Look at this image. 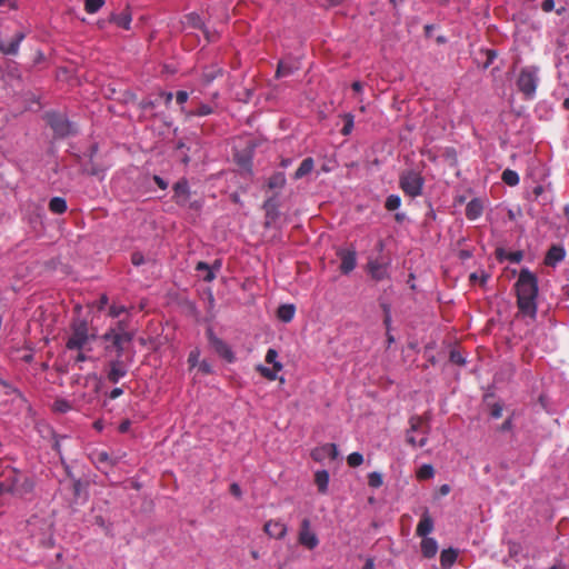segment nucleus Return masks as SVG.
<instances>
[{
  "label": "nucleus",
  "mask_w": 569,
  "mask_h": 569,
  "mask_svg": "<svg viewBox=\"0 0 569 569\" xmlns=\"http://www.w3.org/2000/svg\"><path fill=\"white\" fill-rule=\"evenodd\" d=\"M517 306L523 316L535 318L537 315L538 279L528 269H522L515 283Z\"/></svg>",
  "instance_id": "1"
},
{
  "label": "nucleus",
  "mask_w": 569,
  "mask_h": 569,
  "mask_svg": "<svg viewBox=\"0 0 569 569\" xmlns=\"http://www.w3.org/2000/svg\"><path fill=\"white\" fill-rule=\"evenodd\" d=\"M34 490V481L26 473L16 469L8 470L0 481V493H10L28 499Z\"/></svg>",
  "instance_id": "2"
},
{
  "label": "nucleus",
  "mask_w": 569,
  "mask_h": 569,
  "mask_svg": "<svg viewBox=\"0 0 569 569\" xmlns=\"http://www.w3.org/2000/svg\"><path fill=\"white\" fill-rule=\"evenodd\" d=\"M96 330L86 319H73L70 323V333L66 342L68 350H91L90 343L96 339Z\"/></svg>",
  "instance_id": "3"
},
{
  "label": "nucleus",
  "mask_w": 569,
  "mask_h": 569,
  "mask_svg": "<svg viewBox=\"0 0 569 569\" xmlns=\"http://www.w3.org/2000/svg\"><path fill=\"white\" fill-rule=\"evenodd\" d=\"M27 532L34 543L43 548H51L53 540V521L49 517L34 515L27 521Z\"/></svg>",
  "instance_id": "4"
},
{
  "label": "nucleus",
  "mask_w": 569,
  "mask_h": 569,
  "mask_svg": "<svg viewBox=\"0 0 569 569\" xmlns=\"http://www.w3.org/2000/svg\"><path fill=\"white\" fill-rule=\"evenodd\" d=\"M539 67L528 66L520 70L517 88L526 99H533L539 84Z\"/></svg>",
  "instance_id": "5"
},
{
  "label": "nucleus",
  "mask_w": 569,
  "mask_h": 569,
  "mask_svg": "<svg viewBox=\"0 0 569 569\" xmlns=\"http://www.w3.org/2000/svg\"><path fill=\"white\" fill-rule=\"evenodd\" d=\"M102 339L106 342H109L106 347V350H110L111 348L116 349V358L121 359L124 346L132 340V335L126 331L123 322H118V328L108 330Z\"/></svg>",
  "instance_id": "6"
},
{
  "label": "nucleus",
  "mask_w": 569,
  "mask_h": 569,
  "mask_svg": "<svg viewBox=\"0 0 569 569\" xmlns=\"http://www.w3.org/2000/svg\"><path fill=\"white\" fill-rule=\"evenodd\" d=\"M425 179L415 170H408L400 174L399 186L405 194L416 198L422 193Z\"/></svg>",
  "instance_id": "7"
},
{
  "label": "nucleus",
  "mask_w": 569,
  "mask_h": 569,
  "mask_svg": "<svg viewBox=\"0 0 569 569\" xmlns=\"http://www.w3.org/2000/svg\"><path fill=\"white\" fill-rule=\"evenodd\" d=\"M410 429L407 432V442L412 447H425L428 438L426 437L428 426L421 416H413L409 420Z\"/></svg>",
  "instance_id": "8"
},
{
  "label": "nucleus",
  "mask_w": 569,
  "mask_h": 569,
  "mask_svg": "<svg viewBox=\"0 0 569 569\" xmlns=\"http://www.w3.org/2000/svg\"><path fill=\"white\" fill-rule=\"evenodd\" d=\"M46 120L58 138L74 134L77 131L73 124L63 114L47 112Z\"/></svg>",
  "instance_id": "9"
},
{
  "label": "nucleus",
  "mask_w": 569,
  "mask_h": 569,
  "mask_svg": "<svg viewBox=\"0 0 569 569\" xmlns=\"http://www.w3.org/2000/svg\"><path fill=\"white\" fill-rule=\"evenodd\" d=\"M298 541L309 550L315 549L319 545V539L311 530V522L308 518H305L300 523Z\"/></svg>",
  "instance_id": "10"
},
{
  "label": "nucleus",
  "mask_w": 569,
  "mask_h": 569,
  "mask_svg": "<svg viewBox=\"0 0 569 569\" xmlns=\"http://www.w3.org/2000/svg\"><path fill=\"white\" fill-rule=\"evenodd\" d=\"M207 337L210 346L213 350L226 361L232 362L234 360V355L230 347L220 338H218L212 329L207 330Z\"/></svg>",
  "instance_id": "11"
},
{
  "label": "nucleus",
  "mask_w": 569,
  "mask_h": 569,
  "mask_svg": "<svg viewBox=\"0 0 569 569\" xmlns=\"http://www.w3.org/2000/svg\"><path fill=\"white\" fill-rule=\"evenodd\" d=\"M108 366L107 379L111 383H118L119 380L128 372V369L121 359L116 358L111 360Z\"/></svg>",
  "instance_id": "12"
},
{
  "label": "nucleus",
  "mask_w": 569,
  "mask_h": 569,
  "mask_svg": "<svg viewBox=\"0 0 569 569\" xmlns=\"http://www.w3.org/2000/svg\"><path fill=\"white\" fill-rule=\"evenodd\" d=\"M315 461H323L326 459L335 460L338 457V448L335 443H325L311 451Z\"/></svg>",
  "instance_id": "13"
},
{
  "label": "nucleus",
  "mask_w": 569,
  "mask_h": 569,
  "mask_svg": "<svg viewBox=\"0 0 569 569\" xmlns=\"http://www.w3.org/2000/svg\"><path fill=\"white\" fill-rule=\"evenodd\" d=\"M173 200L177 204L186 207L190 199V189L188 181L181 179L173 184Z\"/></svg>",
  "instance_id": "14"
},
{
  "label": "nucleus",
  "mask_w": 569,
  "mask_h": 569,
  "mask_svg": "<svg viewBox=\"0 0 569 569\" xmlns=\"http://www.w3.org/2000/svg\"><path fill=\"white\" fill-rule=\"evenodd\" d=\"M91 461L101 470L116 466L119 461L118 458H112L104 450H93L90 453Z\"/></svg>",
  "instance_id": "15"
},
{
  "label": "nucleus",
  "mask_w": 569,
  "mask_h": 569,
  "mask_svg": "<svg viewBox=\"0 0 569 569\" xmlns=\"http://www.w3.org/2000/svg\"><path fill=\"white\" fill-rule=\"evenodd\" d=\"M338 256L341 259L340 271L343 274L350 273L357 264L356 252L353 250H342Z\"/></svg>",
  "instance_id": "16"
},
{
  "label": "nucleus",
  "mask_w": 569,
  "mask_h": 569,
  "mask_svg": "<svg viewBox=\"0 0 569 569\" xmlns=\"http://www.w3.org/2000/svg\"><path fill=\"white\" fill-rule=\"evenodd\" d=\"M264 532L274 539H282L287 535V526L278 520H269L264 523Z\"/></svg>",
  "instance_id": "17"
},
{
  "label": "nucleus",
  "mask_w": 569,
  "mask_h": 569,
  "mask_svg": "<svg viewBox=\"0 0 569 569\" xmlns=\"http://www.w3.org/2000/svg\"><path fill=\"white\" fill-rule=\"evenodd\" d=\"M433 530V520L428 509H425L416 528V535L428 538L427 536Z\"/></svg>",
  "instance_id": "18"
},
{
  "label": "nucleus",
  "mask_w": 569,
  "mask_h": 569,
  "mask_svg": "<svg viewBox=\"0 0 569 569\" xmlns=\"http://www.w3.org/2000/svg\"><path fill=\"white\" fill-rule=\"evenodd\" d=\"M566 251L561 246H551L545 257V263L550 267H555L557 263L565 259Z\"/></svg>",
  "instance_id": "19"
},
{
  "label": "nucleus",
  "mask_w": 569,
  "mask_h": 569,
  "mask_svg": "<svg viewBox=\"0 0 569 569\" xmlns=\"http://www.w3.org/2000/svg\"><path fill=\"white\" fill-rule=\"evenodd\" d=\"M109 21L117 24L119 28L129 30L132 21L129 8H126L121 13H111Z\"/></svg>",
  "instance_id": "20"
},
{
  "label": "nucleus",
  "mask_w": 569,
  "mask_h": 569,
  "mask_svg": "<svg viewBox=\"0 0 569 569\" xmlns=\"http://www.w3.org/2000/svg\"><path fill=\"white\" fill-rule=\"evenodd\" d=\"M221 267V262L216 260L213 266L210 267L208 263L203 261H199L196 266V270L199 272H203L202 279L206 282H211L216 278L214 270H219Z\"/></svg>",
  "instance_id": "21"
},
{
  "label": "nucleus",
  "mask_w": 569,
  "mask_h": 569,
  "mask_svg": "<svg viewBox=\"0 0 569 569\" xmlns=\"http://www.w3.org/2000/svg\"><path fill=\"white\" fill-rule=\"evenodd\" d=\"M368 271L377 281L383 280L388 277L387 266L378 260L369 261Z\"/></svg>",
  "instance_id": "22"
},
{
  "label": "nucleus",
  "mask_w": 569,
  "mask_h": 569,
  "mask_svg": "<svg viewBox=\"0 0 569 569\" xmlns=\"http://www.w3.org/2000/svg\"><path fill=\"white\" fill-rule=\"evenodd\" d=\"M24 38L26 34L23 32L16 33L12 40L7 46H2L0 43V52L8 56H16L19 51V46Z\"/></svg>",
  "instance_id": "23"
},
{
  "label": "nucleus",
  "mask_w": 569,
  "mask_h": 569,
  "mask_svg": "<svg viewBox=\"0 0 569 569\" xmlns=\"http://www.w3.org/2000/svg\"><path fill=\"white\" fill-rule=\"evenodd\" d=\"M482 211L483 206L481 200L472 199L471 201L468 202L466 207V217L469 220H477L482 214Z\"/></svg>",
  "instance_id": "24"
},
{
  "label": "nucleus",
  "mask_w": 569,
  "mask_h": 569,
  "mask_svg": "<svg viewBox=\"0 0 569 569\" xmlns=\"http://www.w3.org/2000/svg\"><path fill=\"white\" fill-rule=\"evenodd\" d=\"M421 552L423 557L430 559L438 552V543L433 538H423L421 540Z\"/></svg>",
  "instance_id": "25"
},
{
  "label": "nucleus",
  "mask_w": 569,
  "mask_h": 569,
  "mask_svg": "<svg viewBox=\"0 0 569 569\" xmlns=\"http://www.w3.org/2000/svg\"><path fill=\"white\" fill-rule=\"evenodd\" d=\"M315 168V161L311 157H308L302 160L299 168L293 173V179L299 180L303 178L305 176L309 174Z\"/></svg>",
  "instance_id": "26"
},
{
  "label": "nucleus",
  "mask_w": 569,
  "mask_h": 569,
  "mask_svg": "<svg viewBox=\"0 0 569 569\" xmlns=\"http://www.w3.org/2000/svg\"><path fill=\"white\" fill-rule=\"evenodd\" d=\"M222 74V69L218 66H209L206 67L202 71V82L204 84H210L213 80Z\"/></svg>",
  "instance_id": "27"
},
{
  "label": "nucleus",
  "mask_w": 569,
  "mask_h": 569,
  "mask_svg": "<svg viewBox=\"0 0 569 569\" xmlns=\"http://www.w3.org/2000/svg\"><path fill=\"white\" fill-rule=\"evenodd\" d=\"M49 210L54 213V214H62L67 211L68 209V206H67V201L64 198L62 197H53L50 201H49Z\"/></svg>",
  "instance_id": "28"
},
{
  "label": "nucleus",
  "mask_w": 569,
  "mask_h": 569,
  "mask_svg": "<svg viewBox=\"0 0 569 569\" xmlns=\"http://www.w3.org/2000/svg\"><path fill=\"white\" fill-rule=\"evenodd\" d=\"M296 313L293 305H281L277 310L278 318L283 322H290Z\"/></svg>",
  "instance_id": "29"
},
{
  "label": "nucleus",
  "mask_w": 569,
  "mask_h": 569,
  "mask_svg": "<svg viewBox=\"0 0 569 569\" xmlns=\"http://www.w3.org/2000/svg\"><path fill=\"white\" fill-rule=\"evenodd\" d=\"M315 482L320 493H326L329 483V473L326 470H319L315 475Z\"/></svg>",
  "instance_id": "30"
},
{
  "label": "nucleus",
  "mask_w": 569,
  "mask_h": 569,
  "mask_svg": "<svg viewBox=\"0 0 569 569\" xmlns=\"http://www.w3.org/2000/svg\"><path fill=\"white\" fill-rule=\"evenodd\" d=\"M458 553L455 549L449 548L441 551L440 562L443 568L451 567L457 560Z\"/></svg>",
  "instance_id": "31"
},
{
  "label": "nucleus",
  "mask_w": 569,
  "mask_h": 569,
  "mask_svg": "<svg viewBox=\"0 0 569 569\" xmlns=\"http://www.w3.org/2000/svg\"><path fill=\"white\" fill-rule=\"evenodd\" d=\"M286 184V176L283 172H274L268 180L269 189H281Z\"/></svg>",
  "instance_id": "32"
},
{
  "label": "nucleus",
  "mask_w": 569,
  "mask_h": 569,
  "mask_svg": "<svg viewBox=\"0 0 569 569\" xmlns=\"http://www.w3.org/2000/svg\"><path fill=\"white\" fill-rule=\"evenodd\" d=\"M501 179L506 184L510 187L517 186L520 180L519 174L511 169H506L501 174Z\"/></svg>",
  "instance_id": "33"
},
{
  "label": "nucleus",
  "mask_w": 569,
  "mask_h": 569,
  "mask_svg": "<svg viewBox=\"0 0 569 569\" xmlns=\"http://www.w3.org/2000/svg\"><path fill=\"white\" fill-rule=\"evenodd\" d=\"M295 70H296V68L291 63L280 61L278 63V68H277V71H276V77L277 78H282V77L290 76V74L293 73Z\"/></svg>",
  "instance_id": "34"
},
{
  "label": "nucleus",
  "mask_w": 569,
  "mask_h": 569,
  "mask_svg": "<svg viewBox=\"0 0 569 569\" xmlns=\"http://www.w3.org/2000/svg\"><path fill=\"white\" fill-rule=\"evenodd\" d=\"M435 475V469L431 465H422L418 470H417V478L419 480H428V479H431Z\"/></svg>",
  "instance_id": "35"
},
{
  "label": "nucleus",
  "mask_w": 569,
  "mask_h": 569,
  "mask_svg": "<svg viewBox=\"0 0 569 569\" xmlns=\"http://www.w3.org/2000/svg\"><path fill=\"white\" fill-rule=\"evenodd\" d=\"M104 4V0H84V10L89 14L97 13Z\"/></svg>",
  "instance_id": "36"
},
{
  "label": "nucleus",
  "mask_w": 569,
  "mask_h": 569,
  "mask_svg": "<svg viewBox=\"0 0 569 569\" xmlns=\"http://www.w3.org/2000/svg\"><path fill=\"white\" fill-rule=\"evenodd\" d=\"M257 371H259L261 373L262 377H264L266 379L270 380V381H273L276 380L278 377H277V373L280 371V370H276L274 367L272 366V368H268V367H264L262 365H259L257 366Z\"/></svg>",
  "instance_id": "37"
},
{
  "label": "nucleus",
  "mask_w": 569,
  "mask_h": 569,
  "mask_svg": "<svg viewBox=\"0 0 569 569\" xmlns=\"http://www.w3.org/2000/svg\"><path fill=\"white\" fill-rule=\"evenodd\" d=\"M401 204V199L398 194H390L385 203V207L388 211L397 210Z\"/></svg>",
  "instance_id": "38"
},
{
  "label": "nucleus",
  "mask_w": 569,
  "mask_h": 569,
  "mask_svg": "<svg viewBox=\"0 0 569 569\" xmlns=\"http://www.w3.org/2000/svg\"><path fill=\"white\" fill-rule=\"evenodd\" d=\"M278 352L274 349H268L266 355V362L271 363L276 370H282V365L277 361Z\"/></svg>",
  "instance_id": "39"
},
{
  "label": "nucleus",
  "mask_w": 569,
  "mask_h": 569,
  "mask_svg": "<svg viewBox=\"0 0 569 569\" xmlns=\"http://www.w3.org/2000/svg\"><path fill=\"white\" fill-rule=\"evenodd\" d=\"M383 483V479H382V475L377 472V471H372L368 475V485L371 487V488H379L381 487Z\"/></svg>",
  "instance_id": "40"
},
{
  "label": "nucleus",
  "mask_w": 569,
  "mask_h": 569,
  "mask_svg": "<svg viewBox=\"0 0 569 569\" xmlns=\"http://www.w3.org/2000/svg\"><path fill=\"white\" fill-rule=\"evenodd\" d=\"M353 116L351 113H346L343 114V121H345V124L341 129V133L343 136H349L353 129Z\"/></svg>",
  "instance_id": "41"
},
{
  "label": "nucleus",
  "mask_w": 569,
  "mask_h": 569,
  "mask_svg": "<svg viewBox=\"0 0 569 569\" xmlns=\"http://www.w3.org/2000/svg\"><path fill=\"white\" fill-rule=\"evenodd\" d=\"M53 410L56 412L66 413L71 410V405L69 401H67L64 399H57L53 402Z\"/></svg>",
  "instance_id": "42"
},
{
  "label": "nucleus",
  "mask_w": 569,
  "mask_h": 569,
  "mask_svg": "<svg viewBox=\"0 0 569 569\" xmlns=\"http://www.w3.org/2000/svg\"><path fill=\"white\" fill-rule=\"evenodd\" d=\"M347 462L351 468L359 467L363 462V456L360 452H352L347 457Z\"/></svg>",
  "instance_id": "43"
},
{
  "label": "nucleus",
  "mask_w": 569,
  "mask_h": 569,
  "mask_svg": "<svg viewBox=\"0 0 569 569\" xmlns=\"http://www.w3.org/2000/svg\"><path fill=\"white\" fill-rule=\"evenodd\" d=\"M187 22L192 28L203 29V22L199 14L197 13H190L187 17Z\"/></svg>",
  "instance_id": "44"
},
{
  "label": "nucleus",
  "mask_w": 569,
  "mask_h": 569,
  "mask_svg": "<svg viewBox=\"0 0 569 569\" xmlns=\"http://www.w3.org/2000/svg\"><path fill=\"white\" fill-rule=\"evenodd\" d=\"M199 358H200V351L198 349L190 351V353L188 356V363H189L190 368H194L201 362V361H199Z\"/></svg>",
  "instance_id": "45"
},
{
  "label": "nucleus",
  "mask_w": 569,
  "mask_h": 569,
  "mask_svg": "<svg viewBox=\"0 0 569 569\" xmlns=\"http://www.w3.org/2000/svg\"><path fill=\"white\" fill-rule=\"evenodd\" d=\"M212 113V108L209 104H201L194 111L191 112L193 116L203 117Z\"/></svg>",
  "instance_id": "46"
},
{
  "label": "nucleus",
  "mask_w": 569,
  "mask_h": 569,
  "mask_svg": "<svg viewBox=\"0 0 569 569\" xmlns=\"http://www.w3.org/2000/svg\"><path fill=\"white\" fill-rule=\"evenodd\" d=\"M450 361L459 366H463L466 363L465 358L458 350L450 351Z\"/></svg>",
  "instance_id": "47"
},
{
  "label": "nucleus",
  "mask_w": 569,
  "mask_h": 569,
  "mask_svg": "<svg viewBox=\"0 0 569 569\" xmlns=\"http://www.w3.org/2000/svg\"><path fill=\"white\" fill-rule=\"evenodd\" d=\"M503 407L501 403L496 402L490 407V416L498 419L502 416Z\"/></svg>",
  "instance_id": "48"
},
{
  "label": "nucleus",
  "mask_w": 569,
  "mask_h": 569,
  "mask_svg": "<svg viewBox=\"0 0 569 569\" xmlns=\"http://www.w3.org/2000/svg\"><path fill=\"white\" fill-rule=\"evenodd\" d=\"M523 258V253L521 251H512L506 254V259L512 263H519Z\"/></svg>",
  "instance_id": "49"
},
{
  "label": "nucleus",
  "mask_w": 569,
  "mask_h": 569,
  "mask_svg": "<svg viewBox=\"0 0 569 569\" xmlns=\"http://www.w3.org/2000/svg\"><path fill=\"white\" fill-rule=\"evenodd\" d=\"M123 312H126V307H123V306L112 305L109 308V316L112 318H117L120 315H122Z\"/></svg>",
  "instance_id": "50"
},
{
  "label": "nucleus",
  "mask_w": 569,
  "mask_h": 569,
  "mask_svg": "<svg viewBox=\"0 0 569 569\" xmlns=\"http://www.w3.org/2000/svg\"><path fill=\"white\" fill-rule=\"evenodd\" d=\"M263 208L266 209V212H267V217L268 218H273V216L276 214L274 211H276V206L274 203L272 202L271 199L267 200L263 204Z\"/></svg>",
  "instance_id": "51"
},
{
  "label": "nucleus",
  "mask_w": 569,
  "mask_h": 569,
  "mask_svg": "<svg viewBox=\"0 0 569 569\" xmlns=\"http://www.w3.org/2000/svg\"><path fill=\"white\" fill-rule=\"evenodd\" d=\"M198 369L199 371H201L203 375H209L212 372V367L211 365L206 361V360H202L199 365H198Z\"/></svg>",
  "instance_id": "52"
},
{
  "label": "nucleus",
  "mask_w": 569,
  "mask_h": 569,
  "mask_svg": "<svg viewBox=\"0 0 569 569\" xmlns=\"http://www.w3.org/2000/svg\"><path fill=\"white\" fill-rule=\"evenodd\" d=\"M512 427H513L512 419L508 418L498 427V431L507 432V431H510L512 429Z\"/></svg>",
  "instance_id": "53"
},
{
  "label": "nucleus",
  "mask_w": 569,
  "mask_h": 569,
  "mask_svg": "<svg viewBox=\"0 0 569 569\" xmlns=\"http://www.w3.org/2000/svg\"><path fill=\"white\" fill-rule=\"evenodd\" d=\"M156 106L154 101L150 99H143L139 102V107L141 110L147 111L149 109H153Z\"/></svg>",
  "instance_id": "54"
},
{
  "label": "nucleus",
  "mask_w": 569,
  "mask_h": 569,
  "mask_svg": "<svg viewBox=\"0 0 569 569\" xmlns=\"http://www.w3.org/2000/svg\"><path fill=\"white\" fill-rule=\"evenodd\" d=\"M188 98H189V94L187 91L181 90L176 93V101L179 104H183L188 100Z\"/></svg>",
  "instance_id": "55"
},
{
  "label": "nucleus",
  "mask_w": 569,
  "mask_h": 569,
  "mask_svg": "<svg viewBox=\"0 0 569 569\" xmlns=\"http://www.w3.org/2000/svg\"><path fill=\"white\" fill-rule=\"evenodd\" d=\"M541 9L545 12H551L555 9V1L553 0H543L541 2Z\"/></svg>",
  "instance_id": "56"
},
{
  "label": "nucleus",
  "mask_w": 569,
  "mask_h": 569,
  "mask_svg": "<svg viewBox=\"0 0 569 569\" xmlns=\"http://www.w3.org/2000/svg\"><path fill=\"white\" fill-rule=\"evenodd\" d=\"M131 262L134 266H141L144 262L143 256L139 252H134L131 256Z\"/></svg>",
  "instance_id": "57"
},
{
  "label": "nucleus",
  "mask_w": 569,
  "mask_h": 569,
  "mask_svg": "<svg viewBox=\"0 0 569 569\" xmlns=\"http://www.w3.org/2000/svg\"><path fill=\"white\" fill-rule=\"evenodd\" d=\"M229 490H230V493L233 495L237 498H240L241 495H242L240 486L238 483H236V482L230 485Z\"/></svg>",
  "instance_id": "58"
},
{
  "label": "nucleus",
  "mask_w": 569,
  "mask_h": 569,
  "mask_svg": "<svg viewBox=\"0 0 569 569\" xmlns=\"http://www.w3.org/2000/svg\"><path fill=\"white\" fill-rule=\"evenodd\" d=\"M154 183L162 190H166L168 188V182L162 179L160 176H153Z\"/></svg>",
  "instance_id": "59"
},
{
  "label": "nucleus",
  "mask_w": 569,
  "mask_h": 569,
  "mask_svg": "<svg viewBox=\"0 0 569 569\" xmlns=\"http://www.w3.org/2000/svg\"><path fill=\"white\" fill-rule=\"evenodd\" d=\"M122 395H123V389L122 388H114V389H112L110 391L109 398L114 400V399L119 398Z\"/></svg>",
  "instance_id": "60"
},
{
  "label": "nucleus",
  "mask_w": 569,
  "mask_h": 569,
  "mask_svg": "<svg viewBox=\"0 0 569 569\" xmlns=\"http://www.w3.org/2000/svg\"><path fill=\"white\" fill-rule=\"evenodd\" d=\"M131 422L130 420L126 419L119 425V431L121 433L127 432L130 429Z\"/></svg>",
  "instance_id": "61"
},
{
  "label": "nucleus",
  "mask_w": 569,
  "mask_h": 569,
  "mask_svg": "<svg viewBox=\"0 0 569 569\" xmlns=\"http://www.w3.org/2000/svg\"><path fill=\"white\" fill-rule=\"evenodd\" d=\"M108 301H109V299H108L107 295H102L98 302V309H100V310L103 309L108 305Z\"/></svg>",
  "instance_id": "62"
},
{
  "label": "nucleus",
  "mask_w": 569,
  "mask_h": 569,
  "mask_svg": "<svg viewBox=\"0 0 569 569\" xmlns=\"http://www.w3.org/2000/svg\"><path fill=\"white\" fill-rule=\"evenodd\" d=\"M160 97L164 99V102L168 106L171 102L173 94L171 92H160Z\"/></svg>",
  "instance_id": "63"
},
{
  "label": "nucleus",
  "mask_w": 569,
  "mask_h": 569,
  "mask_svg": "<svg viewBox=\"0 0 569 569\" xmlns=\"http://www.w3.org/2000/svg\"><path fill=\"white\" fill-rule=\"evenodd\" d=\"M362 569H375V561L372 558H368Z\"/></svg>",
  "instance_id": "64"
}]
</instances>
